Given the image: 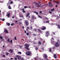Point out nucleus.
Segmentation results:
<instances>
[{"label":"nucleus","mask_w":60,"mask_h":60,"mask_svg":"<svg viewBox=\"0 0 60 60\" xmlns=\"http://www.w3.org/2000/svg\"><path fill=\"white\" fill-rule=\"evenodd\" d=\"M25 46L26 47H25V49H27V50H29L30 49L29 48H28L29 47V45H28V44H25Z\"/></svg>","instance_id":"f257e3e1"},{"label":"nucleus","mask_w":60,"mask_h":60,"mask_svg":"<svg viewBox=\"0 0 60 60\" xmlns=\"http://www.w3.org/2000/svg\"><path fill=\"white\" fill-rule=\"evenodd\" d=\"M26 54L27 56H30L31 55V52H26Z\"/></svg>","instance_id":"f03ea898"},{"label":"nucleus","mask_w":60,"mask_h":60,"mask_svg":"<svg viewBox=\"0 0 60 60\" xmlns=\"http://www.w3.org/2000/svg\"><path fill=\"white\" fill-rule=\"evenodd\" d=\"M55 46L56 47H58L59 46V44L58 42H56L55 43Z\"/></svg>","instance_id":"7ed1b4c3"},{"label":"nucleus","mask_w":60,"mask_h":60,"mask_svg":"<svg viewBox=\"0 0 60 60\" xmlns=\"http://www.w3.org/2000/svg\"><path fill=\"white\" fill-rule=\"evenodd\" d=\"M35 4L36 5H37L36 6L38 8H39V7H41V6L39 5V4H37L36 3H35Z\"/></svg>","instance_id":"20e7f679"},{"label":"nucleus","mask_w":60,"mask_h":60,"mask_svg":"<svg viewBox=\"0 0 60 60\" xmlns=\"http://www.w3.org/2000/svg\"><path fill=\"white\" fill-rule=\"evenodd\" d=\"M16 56L17 57L19 60H20V59H21L20 56H19V55H16Z\"/></svg>","instance_id":"39448f33"},{"label":"nucleus","mask_w":60,"mask_h":60,"mask_svg":"<svg viewBox=\"0 0 60 60\" xmlns=\"http://www.w3.org/2000/svg\"><path fill=\"white\" fill-rule=\"evenodd\" d=\"M49 32H46V34L45 35L46 36H49Z\"/></svg>","instance_id":"423d86ee"},{"label":"nucleus","mask_w":60,"mask_h":60,"mask_svg":"<svg viewBox=\"0 0 60 60\" xmlns=\"http://www.w3.org/2000/svg\"><path fill=\"white\" fill-rule=\"evenodd\" d=\"M43 56L44 57V56L45 57V58H47V55L45 54H43Z\"/></svg>","instance_id":"0eeeda50"},{"label":"nucleus","mask_w":60,"mask_h":60,"mask_svg":"<svg viewBox=\"0 0 60 60\" xmlns=\"http://www.w3.org/2000/svg\"><path fill=\"white\" fill-rule=\"evenodd\" d=\"M25 23L26 24V26H27L28 25V22L27 20L25 21Z\"/></svg>","instance_id":"6e6552de"},{"label":"nucleus","mask_w":60,"mask_h":60,"mask_svg":"<svg viewBox=\"0 0 60 60\" xmlns=\"http://www.w3.org/2000/svg\"><path fill=\"white\" fill-rule=\"evenodd\" d=\"M4 32L6 33H8V31L6 29H5L4 30Z\"/></svg>","instance_id":"1a4fd4ad"},{"label":"nucleus","mask_w":60,"mask_h":60,"mask_svg":"<svg viewBox=\"0 0 60 60\" xmlns=\"http://www.w3.org/2000/svg\"><path fill=\"white\" fill-rule=\"evenodd\" d=\"M29 15H30V13L29 12L28 13L26 16V17H27L28 16H29Z\"/></svg>","instance_id":"9d476101"},{"label":"nucleus","mask_w":60,"mask_h":60,"mask_svg":"<svg viewBox=\"0 0 60 60\" xmlns=\"http://www.w3.org/2000/svg\"><path fill=\"white\" fill-rule=\"evenodd\" d=\"M43 27V28H42L41 29V30H45L46 28V27L45 26Z\"/></svg>","instance_id":"9b49d317"},{"label":"nucleus","mask_w":60,"mask_h":60,"mask_svg":"<svg viewBox=\"0 0 60 60\" xmlns=\"http://www.w3.org/2000/svg\"><path fill=\"white\" fill-rule=\"evenodd\" d=\"M10 13H9L8 14L7 16H8V18H9V17H10Z\"/></svg>","instance_id":"f8f14e48"},{"label":"nucleus","mask_w":60,"mask_h":60,"mask_svg":"<svg viewBox=\"0 0 60 60\" xmlns=\"http://www.w3.org/2000/svg\"><path fill=\"white\" fill-rule=\"evenodd\" d=\"M54 57L55 58H56V54L54 55Z\"/></svg>","instance_id":"ddd939ff"},{"label":"nucleus","mask_w":60,"mask_h":60,"mask_svg":"<svg viewBox=\"0 0 60 60\" xmlns=\"http://www.w3.org/2000/svg\"><path fill=\"white\" fill-rule=\"evenodd\" d=\"M34 12L35 13H36L37 15H38V12H36V11H34Z\"/></svg>","instance_id":"4468645a"},{"label":"nucleus","mask_w":60,"mask_h":60,"mask_svg":"<svg viewBox=\"0 0 60 60\" xmlns=\"http://www.w3.org/2000/svg\"><path fill=\"white\" fill-rule=\"evenodd\" d=\"M9 52L11 51L10 52V53H11L13 52V50L11 49L10 50H9Z\"/></svg>","instance_id":"2eb2a0df"},{"label":"nucleus","mask_w":60,"mask_h":60,"mask_svg":"<svg viewBox=\"0 0 60 60\" xmlns=\"http://www.w3.org/2000/svg\"><path fill=\"white\" fill-rule=\"evenodd\" d=\"M20 18H24V16L22 15H20Z\"/></svg>","instance_id":"dca6fc26"},{"label":"nucleus","mask_w":60,"mask_h":60,"mask_svg":"<svg viewBox=\"0 0 60 60\" xmlns=\"http://www.w3.org/2000/svg\"><path fill=\"white\" fill-rule=\"evenodd\" d=\"M56 19H57L58 20V19H60V17H59V16H58L57 17H56Z\"/></svg>","instance_id":"f3484780"},{"label":"nucleus","mask_w":60,"mask_h":60,"mask_svg":"<svg viewBox=\"0 0 60 60\" xmlns=\"http://www.w3.org/2000/svg\"><path fill=\"white\" fill-rule=\"evenodd\" d=\"M6 25H7L8 26H9L10 25V24L8 22H7L6 23Z\"/></svg>","instance_id":"a211bd4d"},{"label":"nucleus","mask_w":60,"mask_h":60,"mask_svg":"<svg viewBox=\"0 0 60 60\" xmlns=\"http://www.w3.org/2000/svg\"><path fill=\"white\" fill-rule=\"evenodd\" d=\"M38 31H39V32H42V31H41V30L40 29H38Z\"/></svg>","instance_id":"6ab92c4d"},{"label":"nucleus","mask_w":60,"mask_h":60,"mask_svg":"<svg viewBox=\"0 0 60 60\" xmlns=\"http://www.w3.org/2000/svg\"><path fill=\"white\" fill-rule=\"evenodd\" d=\"M49 7H52L53 6V5L52 4H50L49 5Z\"/></svg>","instance_id":"aec40b11"},{"label":"nucleus","mask_w":60,"mask_h":60,"mask_svg":"<svg viewBox=\"0 0 60 60\" xmlns=\"http://www.w3.org/2000/svg\"><path fill=\"white\" fill-rule=\"evenodd\" d=\"M58 25V27H59V29H60V25L59 24L58 25H57V26Z\"/></svg>","instance_id":"412c9836"},{"label":"nucleus","mask_w":60,"mask_h":60,"mask_svg":"<svg viewBox=\"0 0 60 60\" xmlns=\"http://www.w3.org/2000/svg\"><path fill=\"white\" fill-rule=\"evenodd\" d=\"M59 1H56V4H59Z\"/></svg>","instance_id":"4be33fe9"},{"label":"nucleus","mask_w":60,"mask_h":60,"mask_svg":"<svg viewBox=\"0 0 60 60\" xmlns=\"http://www.w3.org/2000/svg\"><path fill=\"white\" fill-rule=\"evenodd\" d=\"M37 59L38 60H39V58H37V57H36V58H34V59L35 60V59Z\"/></svg>","instance_id":"5701e85b"},{"label":"nucleus","mask_w":60,"mask_h":60,"mask_svg":"<svg viewBox=\"0 0 60 60\" xmlns=\"http://www.w3.org/2000/svg\"><path fill=\"white\" fill-rule=\"evenodd\" d=\"M18 54H21V52H18Z\"/></svg>","instance_id":"b1692460"},{"label":"nucleus","mask_w":60,"mask_h":60,"mask_svg":"<svg viewBox=\"0 0 60 60\" xmlns=\"http://www.w3.org/2000/svg\"><path fill=\"white\" fill-rule=\"evenodd\" d=\"M38 17H39V18H41V19H42V17H41V16H40L39 15H38Z\"/></svg>","instance_id":"393cba45"},{"label":"nucleus","mask_w":60,"mask_h":60,"mask_svg":"<svg viewBox=\"0 0 60 60\" xmlns=\"http://www.w3.org/2000/svg\"><path fill=\"white\" fill-rule=\"evenodd\" d=\"M32 19H34V16H32Z\"/></svg>","instance_id":"a878e982"},{"label":"nucleus","mask_w":60,"mask_h":60,"mask_svg":"<svg viewBox=\"0 0 60 60\" xmlns=\"http://www.w3.org/2000/svg\"><path fill=\"white\" fill-rule=\"evenodd\" d=\"M35 49H36V50H37L38 49V48L36 47L35 48Z\"/></svg>","instance_id":"bb28decb"},{"label":"nucleus","mask_w":60,"mask_h":60,"mask_svg":"<svg viewBox=\"0 0 60 60\" xmlns=\"http://www.w3.org/2000/svg\"><path fill=\"white\" fill-rule=\"evenodd\" d=\"M34 30L35 31H37V29L36 28H35L34 29Z\"/></svg>","instance_id":"cd10ccee"},{"label":"nucleus","mask_w":60,"mask_h":60,"mask_svg":"<svg viewBox=\"0 0 60 60\" xmlns=\"http://www.w3.org/2000/svg\"><path fill=\"white\" fill-rule=\"evenodd\" d=\"M54 9H51V11H54Z\"/></svg>","instance_id":"c85d7f7f"},{"label":"nucleus","mask_w":60,"mask_h":60,"mask_svg":"<svg viewBox=\"0 0 60 60\" xmlns=\"http://www.w3.org/2000/svg\"><path fill=\"white\" fill-rule=\"evenodd\" d=\"M45 23H49V21H46Z\"/></svg>","instance_id":"c756f323"},{"label":"nucleus","mask_w":60,"mask_h":60,"mask_svg":"<svg viewBox=\"0 0 60 60\" xmlns=\"http://www.w3.org/2000/svg\"><path fill=\"white\" fill-rule=\"evenodd\" d=\"M51 49H49V52H51Z\"/></svg>","instance_id":"7c9ffc66"},{"label":"nucleus","mask_w":60,"mask_h":60,"mask_svg":"<svg viewBox=\"0 0 60 60\" xmlns=\"http://www.w3.org/2000/svg\"><path fill=\"white\" fill-rule=\"evenodd\" d=\"M0 39H3V38L2 37L0 36Z\"/></svg>","instance_id":"2f4dec72"},{"label":"nucleus","mask_w":60,"mask_h":60,"mask_svg":"<svg viewBox=\"0 0 60 60\" xmlns=\"http://www.w3.org/2000/svg\"><path fill=\"white\" fill-rule=\"evenodd\" d=\"M21 60H24V58H21Z\"/></svg>","instance_id":"473e14b6"},{"label":"nucleus","mask_w":60,"mask_h":60,"mask_svg":"<svg viewBox=\"0 0 60 60\" xmlns=\"http://www.w3.org/2000/svg\"><path fill=\"white\" fill-rule=\"evenodd\" d=\"M10 43H12V40H11L10 41Z\"/></svg>","instance_id":"72a5a7b5"},{"label":"nucleus","mask_w":60,"mask_h":60,"mask_svg":"<svg viewBox=\"0 0 60 60\" xmlns=\"http://www.w3.org/2000/svg\"><path fill=\"white\" fill-rule=\"evenodd\" d=\"M8 8H9V9H11V6H9L8 7Z\"/></svg>","instance_id":"f704fd0d"},{"label":"nucleus","mask_w":60,"mask_h":60,"mask_svg":"<svg viewBox=\"0 0 60 60\" xmlns=\"http://www.w3.org/2000/svg\"><path fill=\"white\" fill-rule=\"evenodd\" d=\"M24 8L25 9H26V8H27L28 7L26 6H25L24 7Z\"/></svg>","instance_id":"c9c22d12"},{"label":"nucleus","mask_w":60,"mask_h":60,"mask_svg":"<svg viewBox=\"0 0 60 60\" xmlns=\"http://www.w3.org/2000/svg\"><path fill=\"white\" fill-rule=\"evenodd\" d=\"M14 39L15 40H17V39L16 38V37H15L14 38Z\"/></svg>","instance_id":"e433bc0d"},{"label":"nucleus","mask_w":60,"mask_h":60,"mask_svg":"<svg viewBox=\"0 0 60 60\" xmlns=\"http://www.w3.org/2000/svg\"><path fill=\"white\" fill-rule=\"evenodd\" d=\"M14 25V23H12L11 24V26H12Z\"/></svg>","instance_id":"4c0bfd02"},{"label":"nucleus","mask_w":60,"mask_h":60,"mask_svg":"<svg viewBox=\"0 0 60 60\" xmlns=\"http://www.w3.org/2000/svg\"><path fill=\"white\" fill-rule=\"evenodd\" d=\"M6 54L7 55H9V53H6Z\"/></svg>","instance_id":"58836bf2"},{"label":"nucleus","mask_w":60,"mask_h":60,"mask_svg":"<svg viewBox=\"0 0 60 60\" xmlns=\"http://www.w3.org/2000/svg\"><path fill=\"white\" fill-rule=\"evenodd\" d=\"M8 41H9V42H10V40H9V38H8Z\"/></svg>","instance_id":"ea45409f"},{"label":"nucleus","mask_w":60,"mask_h":60,"mask_svg":"<svg viewBox=\"0 0 60 60\" xmlns=\"http://www.w3.org/2000/svg\"><path fill=\"white\" fill-rule=\"evenodd\" d=\"M5 20L4 19H2V21H4Z\"/></svg>","instance_id":"a19ab883"},{"label":"nucleus","mask_w":60,"mask_h":60,"mask_svg":"<svg viewBox=\"0 0 60 60\" xmlns=\"http://www.w3.org/2000/svg\"><path fill=\"white\" fill-rule=\"evenodd\" d=\"M26 34L27 35H28V34H29V33H26Z\"/></svg>","instance_id":"79ce46f5"},{"label":"nucleus","mask_w":60,"mask_h":60,"mask_svg":"<svg viewBox=\"0 0 60 60\" xmlns=\"http://www.w3.org/2000/svg\"><path fill=\"white\" fill-rule=\"evenodd\" d=\"M23 47V46L22 45H21L19 46L20 48H21V47Z\"/></svg>","instance_id":"37998d69"},{"label":"nucleus","mask_w":60,"mask_h":60,"mask_svg":"<svg viewBox=\"0 0 60 60\" xmlns=\"http://www.w3.org/2000/svg\"><path fill=\"white\" fill-rule=\"evenodd\" d=\"M19 24H20V25L21 24H22V23H21V22H19Z\"/></svg>","instance_id":"c03bdc74"},{"label":"nucleus","mask_w":60,"mask_h":60,"mask_svg":"<svg viewBox=\"0 0 60 60\" xmlns=\"http://www.w3.org/2000/svg\"><path fill=\"white\" fill-rule=\"evenodd\" d=\"M53 3H56V1H53Z\"/></svg>","instance_id":"a18cd8bd"},{"label":"nucleus","mask_w":60,"mask_h":60,"mask_svg":"<svg viewBox=\"0 0 60 60\" xmlns=\"http://www.w3.org/2000/svg\"><path fill=\"white\" fill-rule=\"evenodd\" d=\"M22 12L24 13H25V11L24 10H23L22 11Z\"/></svg>","instance_id":"49530a36"},{"label":"nucleus","mask_w":60,"mask_h":60,"mask_svg":"<svg viewBox=\"0 0 60 60\" xmlns=\"http://www.w3.org/2000/svg\"><path fill=\"white\" fill-rule=\"evenodd\" d=\"M39 44H41V43L40 42H39Z\"/></svg>","instance_id":"de8ad7c7"},{"label":"nucleus","mask_w":60,"mask_h":60,"mask_svg":"<svg viewBox=\"0 0 60 60\" xmlns=\"http://www.w3.org/2000/svg\"><path fill=\"white\" fill-rule=\"evenodd\" d=\"M15 60H17V58H15Z\"/></svg>","instance_id":"09e8293b"},{"label":"nucleus","mask_w":60,"mask_h":60,"mask_svg":"<svg viewBox=\"0 0 60 60\" xmlns=\"http://www.w3.org/2000/svg\"><path fill=\"white\" fill-rule=\"evenodd\" d=\"M49 4H52V3H51V2H49Z\"/></svg>","instance_id":"8fccbe9b"},{"label":"nucleus","mask_w":60,"mask_h":60,"mask_svg":"<svg viewBox=\"0 0 60 60\" xmlns=\"http://www.w3.org/2000/svg\"><path fill=\"white\" fill-rule=\"evenodd\" d=\"M2 56H3V57H5V55H3Z\"/></svg>","instance_id":"3c124183"},{"label":"nucleus","mask_w":60,"mask_h":60,"mask_svg":"<svg viewBox=\"0 0 60 60\" xmlns=\"http://www.w3.org/2000/svg\"><path fill=\"white\" fill-rule=\"evenodd\" d=\"M39 13H42V12L41 11H40L39 12Z\"/></svg>","instance_id":"603ef678"},{"label":"nucleus","mask_w":60,"mask_h":60,"mask_svg":"<svg viewBox=\"0 0 60 60\" xmlns=\"http://www.w3.org/2000/svg\"><path fill=\"white\" fill-rule=\"evenodd\" d=\"M55 47H53L52 48V49H55Z\"/></svg>","instance_id":"864d4df0"},{"label":"nucleus","mask_w":60,"mask_h":60,"mask_svg":"<svg viewBox=\"0 0 60 60\" xmlns=\"http://www.w3.org/2000/svg\"><path fill=\"white\" fill-rule=\"evenodd\" d=\"M49 12L50 13H52V12L51 11H49Z\"/></svg>","instance_id":"5fc2aeb1"},{"label":"nucleus","mask_w":60,"mask_h":60,"mask_svg":"<svg viewBox=\"0 0 60 60\" xmlns=\"http://www.w3.org/2000/svg\"><path fill=\"white\" fill-rule=\"evenodd\" d=\"M39 60H43V59H39Z\"/></svg>","instance_id":"6e6d98bb"},{"label":"nucleus","mask_w":60,"mask_h":60,"mask_svg":"<svg viewBox=\"0 0 60 60\" xmlns=\"http://www.w3.org/2000/svg\"><path fill=\"white\" fill-rule=\"evenodd\" d=\"M45 19H48V18L47 17H45Z\"/></svg>","instance_id":"4d7b16f0"},{"label":"nucleus","mask_w":60,"mask_h":60,"mask_svg":"<svg viewBox=\"0 0 60 60\" xmlns=\"http://www.w3.org/2000/svg\"><path fill=\"white\" fill-rule=\"evenodd\" d=\"M18 21H16L15 22V23H17V22H18Z\"/></svg>","instance_id":"13d9d810"},{"label":"nucleus","mask_w":60,"mask_h":60,"mask_svg":"<svg viewBox=\"0 0 60 60\" xmlns=\"http://www.w3.org/2000/svg\"><path fill=\"white\" fill-rule=\"evenodd\" d=\"M33 35H34V36H36V35L34 34H33Z\"/></svg>","instance_id":"bf43d9fd"},{"label":"nucleus","mask_w":60,"mask_h":60,"mask_svg":"<svg viewBox=\"0 0 60 60\" xmlns=\"http://www.w3.org/2000/svg\"><path fill=\"white\" fill-rule=\"evenodd\" d=\"M42 45H44V43H42Z\"/></svg>","instance_id":"052dcab7"},{"label":"nucleus","mask_w":60,"mask_h":60,"mask_svg":"<svg viewBox=\"0 0 60 60\" xmlns=\"http://www.w3.org/2000/svg\"><path fill=\"white\" fill-rule=\"evenodd\" d=\"M1 14L0 13V17H1Z\"/></svg>","instance_id":"680f3d73"},{"label":"nucleus","mask_w":60,"mask_h":60,"mask_svg":"<svg viewBox=\"0 0 60 60\" xmlns=\"http://www.w3.org/2000/svg\"><path fill=\"white\" fill-rule=\"evenodd\" d=\"M30 28V29H32V26H31Z\"/></svg>","instance_id":"e2e57ef3"},{"label":"nucleus","mask_w":60,"mask_h":60,"mask_svg":"<svg viewBox=\"0 0 60 60\" xmlns=\"http://www.w3.org/2000/svg\"><path fill=\"white\" fill-rule=\"evenodd\" d=\"M53 34H54V35H55V32H53Z\"/></svg>","instance_id":"0e129e2a"},{"label":"nucleus","mask_w":60,"mask_h":60,"mask_svg":"<svg viewBox=\"0 0 60 60\" xmlns=\"http://www.w3.org/2000/svg\"><path fill=\"white\" fill-rule=\"evenodd\" d=\"M12 3H13V2L12 1H11V4H12Z\"/></svg>","instance_id":"69168bd1"},{"label":"nucleus","mask_w":60,"mask_h":60,"mask_svg":"<svg viewBox=\"0 0 60 60\" xmlns=\"http://www.w3.org/2000/svg\"><path fill=\"white\" fill-rule=\"evenodd\" d=\"M7 37H5V38H6V39H7Z\"/></svg>","instance_id":"338daca9"},{"label":"nucleus","mask_w":60,"mask_h":60,"mask_svg":"<svg viewBox=\"0 0 60 60\" xmlns=\"http://www.w3.org/2000/svg\"><path fill=\"white\" fill-rule=\"evenodd\" d=\"M55 7H57V5H55Z\"/></svg>","instance_id":"774afa93"}]
</instances>
